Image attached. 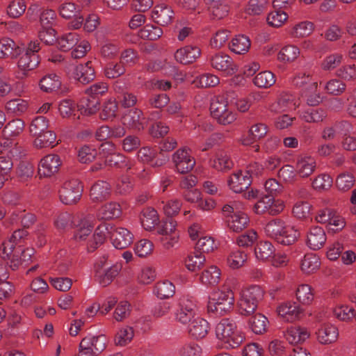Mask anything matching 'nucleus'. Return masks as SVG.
<instances>
[{"label":"nucleus","mask_w":356,"mask_h":356,"mask_svg":"<svg viewBox=\"0 0 356 356\" xmlns=\"http://www.w3.org/2000/svg\"><path fill=\"white\" fill-rule=\"evenodd\" d=\"M234 295L231 289L217 290L209 298L207 310L216 316H224L234 308Z\"/></svg>","instance_id":"nucleus-1"},{"label":"nucleus","mask_w":356,"mask_h":356,"mask_svg":"<svg viewBox=\"0 0 356 356\" xmlns=\"http://www.w3.org/2000/svg\"><path fill=\"white\" fill-rule=\"evenodd\" d=\"M264 296V289L259 285H252L241 291L238 310L241 315L250 316L254 313Z\"/></svg>","instance_id":"nucleus-2"},{"label":"nucleus","mask_w":356,"mask_h":356,"mask_svg":"<svg viewBox=\"0 0 356 356\" xmlns=\"http://www.w3.org/2000/svg\"><path fill=\"white\" fill-rule=\"evenodd\" d=\"M216 334L219 339L227 344V348H237L244 339L241 332L236 330V323L229 318H223L217 324Z\"/></svg>","instance_id":"nucleus-3"},{"label":"nucleus","mask_w":356,"mask_h":356,"mask_svg":"<svg viewBox=\"0 0 356 356\" xmlns=\"http://www.w3.org/2000/svg\"><path fill=\"white\" fill-rule=\"evenodd\" d=\"M40 49H41L40 42L38 40L31 41L26 47H24V51L19 56L17 66L24 76H26L29 71L35 69L40 64V58L37 54Z\"/></svg>","instance_id":"nucleus-4"},{"label":"nucleus","mask_w":356,"mask_h":356,"mask_svg":"<svg viewBox=\"0 0 356 356\" xmlns=\"http://www.w3.org/2000/svg\"><path fill=\"white\" fill-rule=\"evenodd\" d=\"M231 95H234V92H228L226 97L217 96L211 99L209 108L211 114L220 124H228L235 120L234 115L227 108L228 97Z\"/></svg>","instance_id":"nucleus-5"},{"label":"nucleus","mask_w":356,"mask_h":356,"mask_svg":"<svg viewBox=\"0 0 356 356\" xmlns=\"http://www.w3.org/2000/svg\"><path fill=\"white\" fill-rule=\"evenodd\" d=\"M107 339L105 335H88L85 337L79 346V356H97L106 347Z\"/></svg>","instance_id":"nucleus-6"},{"label":"nucleus","mask_w":356,"mask_h":356,"mask_svg":"<svg viewBox=\"0 0 356 356\" xmlns=\"http://www.w3.org/2000/svg\"><path fill=\"white\" fill-rule=\"evenodd\" d=\"M83 188L81 182L78 179L66 181L59 190L60 201L67 205L77 203L82 196Z\"/></svg>","instance_id":"nucleus-7"},{"label":"nucleus","mask_w":356,"mask_h":356,"mask_svg":"<svg viewBox=\"0 0 356 356\" xmlns=\"http://www.w3.org/2000/svg\"><path fill=\"white\" fill-rule=\"evenodd\" d=\"M284 208V205L282 201L276 200L261 192L259 200L254 206V211L257 214L268 213L271 216H276L281 213Z\"/></svg>","instance_id":"nucleus-8"},{"label":"nucleus","mask_w":356,"mask_h":356,"mask_svg":"<svg viewBox=\"0 0 356 356\" xmlns=\"http://www.w3.org/2000/svg\"><path fill=\"white\" fill-rule=\"evenodd\" d=\"M197 316L195 302L186 296L181 297L175 312V319L181 324L190 323Z\"/></svg>","instance_id":"nucleus-9"},{"label":"nucleus","mask_w":356,"mask_h":356,"mask_svg":"<svg viewBox=\"0 0 356 356\" xmlns=\"http://www.w3.org/2000/svg\"><path fill=\"white\" fill-rule=\"evenodd\" d=\"M60 15L65 19H74L71 22L74 29H79L83 22L84 17L81 14V6L72 2H65L59 6Z\"/></svg>","instance_id":"nucleus-10"},{"label":"nucleus","mask_w":356,"mask_h":356,"mask_svg":"<svg viewBox=\"0 0 356 356\" xmlns=\"http://www.w3.org/2000/svg\"><path fill=\"white\" fill-rule=\"evenodd\" d=\"M209 60L213 68L227 74H233L237 71L236 65L234 63L232 58L222 52L210 55Z\"/></svg>","instance_id":"nucleus-11"},{"label":"nucleus","mask_w":356,"mask_h":356,"mask_svg":"<svg viewBox=\"0 0 356 356\" xmlns=\"http://www.w3.org/2000/svg\"><path fill=\"white\" fill-rule=\"evenodd\" d=\"M62 164L60 156L48 154L44 156L38 164V174L40 177H49L56 173Z\"/></svg>","instance_id":"nucleus-12"},{"label":"nucleus","mask_w":356,"mask_h":356,"mask_svg":"<svg viewBox=\"0 0 356 356\" xmlns=\"http://www.w3.org/2000/svg\"><path fill=\"white\" fill-rule=\"evenodd\" d=\"M172 161L177 171L180 174H186L191 171L195 165V160L186 149H179L172 155Z\"/></svg>","instance_id":"nucleus-13"},{"label":"nucleus","mask_w":356,"mask_h":356,"mask_svg":"<svg viewBox=\"0 0 356 356\" xmlns=\"http://www.w3.org/2000/svg\"><path fill=\"white\" fill-rule=\"evenodd\" d=\"M201 56V49L197 45L188 44L181 47L175 51L174 56L177 62L182 65L195 63Z\"/></svg>","instance_id":"nucleus-14"},{"label":"nucleus","mask_w":356,"mask_h":356,"mask_svg":"<svg viewBox=\"0 0 356 356\" xmlns=\"http://www.w3.org/2000/svg\"><path fill=\"white\" fill-rule=\"evenodd\" d=\"M252 184V176L250 170L238 171L232 174L229 180L228 186L234 193H239L247 190Z\"/></svg>","instance_id":"nucleus-15"},{"label":"nucleus","mask_w":356,"mask_h":356,"mask_svg":"<svg viewBox=\"0 0 356 356\" xmlns=\"http://www.w3.org/2000/svg\"><path fill=\"white\" fill-rule=\"evenodd\" d=\"M73 78L83 85L92 82L95 79V70L92 61L79 64L74 67L72 72Z\"/></svg>","instance_id":"nucleus-16"},{"label":"nucleus","mask_w":356,"mask_h":356,"mask_svg":"<svg viewBox=\"0 0 356 356\" xmlns=\"http://www.w3.org/2000/svg\"><path fill=\"white\" fill-rule=\"evenodd\" d=\"M152 17L156 24L165 26L172 23L174 11L170 6L161 3L154 8L152 11Z\"/></svg>","instance_id":"nucleus-17"},{"label":"nucleus","mask_w":356,"mask_h":356,"mask_svg":"<svg viewBox=\"0 0 356 356\" xmlns=\"http://www.w3.org/2000/svg\"><path fill=\"white\" fill-rule=\"evenodd\" d=\"M111 241L113 246L119 250L128 248L133 241L132 234L126 228L118 227L111 233Z\"/></svg>","instance_id":"nucleus-18"},{"label":"nucleus","mask_w":356,"mask_h":356,"mask_svg":"<svg viewBox=\"0 0 356 356\" xmlns=\"http://www.w3.org/2000/svg\"><path fill=\"white\" fill-rule=\"evenodd\" d=\"M123 120L124 124L129 129L138 131L143 130L146 124V119L143 116V113L138 108L129 110L123 117Z\"/></svg>","instance_id":"nucleus-19"},{"label":"nucleus","mask_w":356,"mask_h":356,"mask_svg":"<svg viewBox=\"0 0 356 356\" xmlns=\"http://www.w3.org/2000/svg\"><path fill=\"white\" fill-rule=\"evenodd\" d=\"M24 51V47H19L10 38L0 40V58H16Z\"/></svg>","instance_id":"nucleus-20"},{"label":"nucleus","mask_w":356,"mask_h":356,"mask_svg":"<svg viewBox=\"0 0 356 356\" xmlns=\"http://www.w3.org/2000/svg\"><path fill=\"white\" fill-rule=\"evenodd\" d=\"M324 229L318 226L312 227L307 234V244L310 249L317 250L321 249L326 241Z\"/></svg>","instance_id":"nucleus-21"},{"label":"nucleus","mask_w":356,"mask_h":356,"mask_svg":"<svg viewBox=\"0 0 356 356\" xmlns=\"http://www.w3.org/2000/svg\"><path fill=\"white\" fill-rule=\"evenodd\" d=\"M110 194V184L104 181H98L92 186L90 197L94 202H102L106 200Z\"/></svg>","instance_id":"nucleus-22"},{"label":"nucleus","mask_w":356,"mask_h":356,"mask_svg":"<svg viewBox=\"0 0 356 356\" xmlns=\"http://www.w3.org/2000/svg\"><path fill=\"white\" fill-rule=\"evenodd\" d=\"M121 270V266L118 264L113 265L106 270H95V278L102 286L109 285L118 276Z\"/></svg>","instance_id":"nucleus-23"},{"label":"nucleus","mask_w":356,"mask_h":356,"mask_svg":"<svg viewBox=\"0 0 356 356\" xmlns=\"http://www.w3.org/2000/svg\"><path fill=\"white\" fill-rule=\"evenodd\" d=\"M100 99L92 97L89 95L83 97L76 106L81 114L91 115L99 110Z\"/></svg>","instance_id":"nucleus-24"},{"label":"nucleus","mask_w":356,"mask_h":356,"mask_svg":"<svg viewBox=\"0 0 356 356\" xmlns=\"http://www.w3.org/2000/svg\"><path fill=\"white\" fill-rule=\"evenodd\" d=\"M310 336V333L306 327L300 326H291L284 333L285 339L291 344H296L304 342Z\"/></svg>","instance_id":"nucleus-25"},{"label":"nucleus","mask_w":356,"mask_h":356,"mask_svg":"<svg viewBox=\"0 0 356 356\" xmlns=\"http://www.w3.org/2000/svg\"><path fill=\"white\" fill-rule=\"evenodd\" d=\"M39 86L44 92L51 93L57 91L61 86L60 77L56 73H49L41 78Z\"/></svg>","instance_id":"nucleus-26"},{"label":"nucleus","mask_w":356,"mask_h":356,"mask_svg":"<svg viewBox=\"0 0 356 356\" xmlns=\"http://www.w3.org/2000/svg\"><path fill=\"white\" fill-rule=\"evenodd\" d=\"M339 335L338 329L331 324H324L318 329L317 337L322 344H329L334 342Z\"/></svg>","instance_id":"nucleus-27"},{"label":"nucleus","mask_w":356,"mask_h":356,"mask_svg":"<svg viewBox=\"0 0 356 356\" xmlns=\"http://www.w3.org/2000/svg\"><path fill=\"white\" fill-rule=\"evenodd\" d=\"M190 323L188 332L192 337L198 339L207 334L209 326L206 320L197 316Z\"/></svg>","instance_id":"nucleus-28"},{"label":"nucleus","mask_w":356,"mask_h":356,"mask_svg":"<svg viewBox=\"0 0 356 356\" xmlns=\"http://www.w3.org/2000/svg\"><path fill=\"white\" fill-rule=\"evenodd\" d=\"M316 168V162L311 156H305L298 159L296 171L300 177L305 178L310 176Z\"/></svg>","instance_id":"nucleus-29"},{"label":"nucleus","mask_w":356,"mask_h":356,"mask_svg":"<svg viewBox=\"0 0 356 356\" xmlns=\"http://www.w3.org/2000/svg\"><path fill=\"white\" fill-rule=\"evenodd\" d=\"M213 19H221L228 13V6L223 0H204Z\"/></svg>","instance_id":"nucleus-30"},{"label":"nucleus","mask_w":356,"mask_h":356,"mask_svg":"<svg viewBox=\"0 0 356 356\" xmlns=\"http://www.w3.org/2000/svg\"><path fill=\"white\" fill-rule=\"evenodd\" d=\"M268 132L266 124L259 122L253 124L250 130L248 136L243 140V144L249 145L263 138Z\"/></svg>","instance_id":"nucleus-31"},{"label":"nucleus","mask_w":356,"mask_h":356,"mask_svg":"<svg viewBox=\"0 0 356 356\" xmlns=\"http://www.w3.org/2000/svg\"><path fill=\"white\" fill-rule=\"evenodd\" d=\"M249 222L250 220L246 213L237 211L230 216V218L227 220V224L230 229L235 232H239L248 226Z\"/></svg>","instance_id":"nucleus-32"},{"label":"nucleus","mask_w":356,"mask_h":356,"mask_svg":"<svg viewBox=\"0 0 356 356\" xmlns=\"http://www.w3.org/2000/svg\"><path fill=\"white\" fill-rule=\"evenodd\" d=\"M277 310L279 315L288 321H293L298 319L302 312V310L295 302H288L280 305Z\"/></svg>","instance_id":"nucleus-33"},{"label":"nucleus","mask_w":356,"mask_h":356,"mask_svg":"<svg viewBox=\"0 0 356 356\" xmlns=\"http://www.w3.org/2000/svg\"><path fill=\"white\" fill-rule=\"evenodd\" d=\"M300 237V232L293 227L284 225V229L280 232V235L275 241L284 245L293 244Z\"/></svg>","instance_id":"nucleus-34"},{"label":"nucleus","mask_w":356,"mask_h":356,"mask_svg":"<svg viewBox=\"0 0 356 356\" xmlns=\"http://www.w3.org/2000/svg\"><path fill=\"white\" fill-rule=\"evenodd\" d=\"M105 164L119 169L127 168L129 170L131 168V164L127 157L122 154L115 152L110 154L106 157Z\"/></svg>","instance_id":"nucleus-35"},{"label":"nucleus","mask_w":356,"mask_h":356,"mask_svg":"<svg viewBox=\"0 0 356 356\" xmlns=\"http://www.w3.org/2000/svg\"><path fill=\"white\" fill-rule=\"evenodd\" d=\"M250 40L245 35H238L229 43V49L236 54H244L250 47Z\"/></svg>","instance_id":"nucleus-36"},{"label":"nucleus","mask_w":356,"mask_h":356,"mask_svg":"<svg viewBox=\"0 0 356 356\" xmlns=\"http://www.w3.org/2000/svg\"><path fill=\"white\" fill-rule=\"evenodd\" d=\"M140 220L145 229L151 230L159 222L157 211L153 208L145 209L141 212Z\"/></svg>","instance_id":"nucleus-37"},{"label":"nucleus","mask_w":356,"mask_h":356,"mask_svg":"<svg viewBox=\"0 0 356 356\" xmlns=\"http://www.w3.org/2000/svg\"><path fill=\"white\" fill-rule=\"evenodd\" d=\"M268 323V318L260 313L251 316L248 321L250 328L257 334H261L265 332L267 330Z\"/></svg>","instance_id":"nucleus-38"},{"label":"nucleus","mask_w":356,"mask_h":356,"mask_svg":"<svg viewBox=\"0 0 356 356\" xmlns=\"http://www.w3.org/2000/svg\"><path fill=\"white\" fill-rule=\"evenodd\" d=\"M79 40V35L76 33L71 32L58 38L56 43L60 51H67L76 46Z\"/></svg>","instance_id":"nucleus-39"},{"label":"nucleus","mask_w":356,"mask_h":356,"mask_svg":"<svg viewBox=\"0 0 356 356\" xmlns=\"http://www.w3.org/2000/svg\"><path fill=\"white\" fill-rule=\"evenodd\" d=\"M28 107V102L20 98L10 99L6 102L5 106L8 113L16 116H20L24 113L27 111Z\"/></svg>","instance_id":"nucleus-40"},{"label":"nucleus","mask_w":356,"mask_h":356,"mask_svg":"<svg viewBox=\"0 0 356 356\" xmlns=\"http://www.w3.org/2000/svg\"><path fill=\"white\" fill-rule=\"evenodd\" d=\"M200 281L206 285L214 286L219 283L220 280V271L218 268L211 266L204 270L200 276Z\"/></svg>","instance_id":"nucleus-41"},{"label":"nucleus","mask_w":356,"mask_h":356,"mask_svg":"<svg viewBox=\"0 0 356 356\" xmlns=\"http://www.w3.org/2000/svg\"><path fill=\"white\" fill-rule=\"evenodd\" d=\"M154 293L161 299L169 298L175 294V286L168 280L159 282L155 285Z\"/></svg>","instance_id":"nucleus-42"},{"label":"nucleus","mask_w":356,"mask_h":356,"mask_svg":"<svg viewBox=\"0 0 356 356\" xmlns=\"http://www.w3.org/2000/svg\"><path fill=\"white\" fill-rule=\"evenodd\" d=\"M25 122L19 118L8 122L3 129L4 136L14 138L18 136L24 129Z\"/></svg>","instance_id":"nucleus-43"},{"label":"nucleus","mask_w":356,"mask_h":356,"mask_svg":"<svg viewBox=\"0 0 356 356\" xmlns=\"http://www.w3.org/2000/svg\"><path fill=\"white\" fill-rule=\"evenodd\" d=\"M118 104L115 99L110 98L102 105V110L100 113V118L102 120H112L117 116Z\"/></svg>","instance_id":"nucleus-44"},{"label":"nucleus","mask_w":356,"mask_h":356,"mask_svg":"<svg viewBox=\"0 0 356 356\" xmlns=\"http://www.w3.org/2000/svg\"><path fill=\"white\" fill-rule=\"evenodd\" d=\"M56 135L52 131L46 130L40 134L34 140V145L38 148H44L47 147H53L56 143Z\"/></svg>","instance_id":"nucleus-45"},{"label":"nucleus","mask_w":356,"mask_h":356,"mask_svg":"<svg viewBox=\"0 0 356 356\" xmlns=\"http://www.w3.org/2000/svg\"><path fill=\"white\" fill-rule=\"evenodd\" d=\"M274 252V246L269 241H260L254 248L255 256L260 260L268 259L273 256Z\"/></svg>","instance_id":"nucleus-46"},{"label":"nucleus","mask_w":356,"mask_h":356,"mask_svg":"<svg viewBox=\"0 0 356 356\" xmlns=\"http://www.w3.org/2000/svg\"><path fill=\"white\" fill-rule=\"evenodd\" d=\"M321 265L319 258L314 254H306L301 262L302 270L310 274L318 269Z\"/></svg>","instance_id":"nucleus-47"},{"label":"nucleus","mask_w":356,"mask_h":356,"mask_svg":"<svg viewBox=\"0 0 356 356\" xmlns=\"http://www.w3.org/2000/svg\"><path fill=\"white\" fill-rule=\"evenodd\" d=\"M294 86L302 88L305 90L314 91L317 88V83L314 81L309 74H299L293 80Z\"/></svg>","instance_id":"nucleus-48"},{"label":"nucleus","mask_w":356,"mask_h":356,"mask_svg":"<svg viewBox=\"0 0 356 356\" xmlns=\"http://www.w3.org/2000/svg\"><path fill=\"white\" fill-rule=\"evenodd\" d=\"M212 166L218 171H227L233 168L234 163L225 152H220L216 154Z\"/></svg>","instance_id":"nucleus-49"},{"label":"nucleus","mask_w":356,"mask_h":356,"mask_svg":"<svg viewBox=\"0 0 356 356\" xmlns=\"http://www.w3.org/2000/svg\"><path fill=\"white\" fill-rule=\"evenodd\" d=\"M163 34V30L159 26L148 24L140 30L139 35L143 39L156 40Z\"/></svg>","instance_id":"nucleus-50"},{"label":"nucleus","mask_w":356,"mask_h":356,"mask_svg":"<svg viewBox=\"0 0 356 356\" xmlns=\"http://www.w3.org/2000/svg\"><path fill=\"white\" fill-rule=\"evenodd\" d=\"M206 261L205 257L195 251L193 254H189L185 260L186 267L191 271L199 270Z\"/></svg>","instance_id":"nucleus-51"},{"label":"nucleus","mask_w":356,"mask_h":356,"mask_svg":"<svg viewBox=\"0 0 356 356\" xmlns=\"http://www.w3.org/2000/svg\"><path fill=\"white\" fill-rule=\"evenodd\" d=\"M253 83L259 88H269L275 83V75L270 71L261 72L253 79Z\"/></svg>","instance_id":"nucleus-52"},{"label":"nucleus","mask_w":356,"mask_h":356,"mask_svg":"<svg viewBox=\"0 0 356 356\" xmlns=\"http://www.w3.org/2000/svg\"><path fill=\"white\" fill-rule=\"evenodd\" d=\"M284 222L280 218H275L268 222L265 227V232L268 236L276 241L280 232L284 229Z\"/></svg>","instance_id":"nucleus-53"},{"label":"nucleus","mask_w":356,"mask_h":356,"mask_svg":"<svg viewBox=\"0 0 356 356\" xmlns=\"http://www.w3.org/2000/svg\"><path fill=\"white\" fill-rule=\"evenodd\" d=\"M49 127V121L44 116H38L35 118L29 127L31 135L38 137L40 134L47 130Z\"/></svg>","instance_id":"nucleus-54"},{"label":"nucleus","mask_w":356,"mask_h":356,"mask_svg":"<svg viewBox=\"0 0 356 356\" xmlns=\"http://www.w3.org/2000/svg\"><path fill=\"white\" fill-rule=\"evenodd\" d=\"M297 300L303 305H310L314 300L312 287L308 284H301L296 290Z\"/></svg>","instance_id":"nucleus-55"},{"label":"nucleus","mask_w":356,"mask_h":356,"mask_svg":"<svg viewBox=\"0 0 356 356\" xmlns=\"http://www.w3.org/2000/svg\"><path fill=\"white\" fill-rule=\"evenodd\" d=\"M354 176L349 172H342L336 179V186L339 191H349L355 184Z\"/></svg>","instance_id":"nucleus-56"},{"label":"nucleus","mask_w":356,"mask_h":356,"mask_svg":"<svg viewBox=\"0 0 356 356\" xmlns=\"http://www.w3.org/2000/svg\"><path fill=\"white\" fill-rule=\"evenodd\" d=\"M300 54L299 49L293 45H287L283 47L277 54V59L282 62H292Z\"/></svg>","instance_id":"nucleus-57"},{"label":"nucleus","mask_w":356,"mask_h":356,"mask_svg":"<svg viewBox=\"0 0 356 356\" xmlns=\"http://www.w3.org/2000/svg\"><path fill=\"white\" fill-rule=\"evenodd\" d=\"M134 336V329L131 327H122L115 334V343L117 346H124L131 342Z\"/></svg>","instance_id":"nucleus-58"},{"label":"nucleus","mask_w":356,"mask_h":356,"mask_svg":"<svg viewBox=\"0 0 356 356\" xmlns=\"http://www.w3.org/2000/svg\"><path fill=\"white\" fill-rule=\"evenodd\" d=\"M327 116V112L322 108H311L303 113V118L307 122H322Z\"/></svg>","instance_id":"nucleus-59"},{"label":"nucleus","mask_w":356,"mask_h":356,"mask_svg":"<svg viewBox=\"0 0 356 356\" xmlns=\"http://www.w3.org/2000/svg\"><path fill=\"white\" fill-rule=\"evenodd\" d=\"M33 172V165L26 161H20L16 170L17 177L21 181H26L31 178Z\"/></svg>","instance_id":"nucleus-60"},{"label":"nucleus","mask_w":356,"mask_h":356,"mask_svg":"<svg viewBox=\"0 0 356 356\" xmlns=\"http://www.w3.org/2000/svg\"><path fill=\"white\" fill-rule=\"evenodd\" d=\"M344 34L346 31L342 26L332 24L325 30L324 38L330 42H335L341 39Z\"/></svg>","instance_id":"nucleus-61"},{"label":"nucleus","mask_w":356,"mask_h":356,"mask_svg":"<svg viewBox=\"0 0 356 356\" xmlns=\"http://www.w3.org/2000/svg\"><path fill=\"white\" fill-rule=\"evenodd\" d=\"M125 71V67L120 62H110L106 65L104 69L105 75L108 79L118 78L124 74Z\"/></svg>","instance_id":"nucleus-62"},{"label":"nucleus","mask_w":356,"mask_h":356,"mask_svg":"<svg viewBox=\"0 0 356 356\" xmlns=\"http://www.w3.org/2000/svg\"><path fill=\"white\" fill-rule=\"evenodd\" d=\"M278 177L285 183H293L297 180V173L291 165H283L277 172Z\"/></svg>","instance_id":"nucleus-63"},{"label":"nucleus","mask_w":356,"mask_h":356,"mask_svg":"<svg viewBox=\"0 0 356 356\" xmlns=\"http://www.w3.org/2000/svg\"><path fill=\"white\" fill-rule=\"evenodd\" d=\"M26 8L24 0H13L7 8V13L10 17L18 18L24 13Z\"/></svg>","instance_id":"nucleus-64"}]
</instances>
